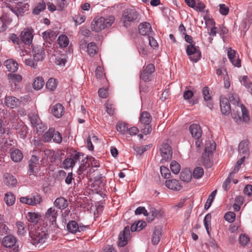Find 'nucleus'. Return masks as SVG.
Returning <instances> with one entry per match:
<instances>
[{
  "label": "nucleus",
  "mask_w": 252,
  "mask_h": 252,
  "mask_svg": "<svg viewBox=\"0 0 252 252\" xmlns=\"http://www.w3.org/2000/svg\"><path fill=\"white\" fill-rule=\"evenodd\" d=\"M99 18L101 21L103 30L111 27L115 21V18L112 15L106 17H99Z\"/></svg>",
  "instance_id": "nucleus-21"
},
{
  "label": "nucleus",
  "mask_w": 252,
  "mask_h": 252,
  "mask_svg": "<svg viewBox=\"0 0 252 252\" xmlns=\"http://www.w3.org/2000/svg\"><path fill=\"white\" fill-rule=\"evenodd\" d=\"M235 214L233 212H228L224 216L225 220L229 222H232L235 219Z\"/></svg>",
  "instance_id": "nucleus-60"
},
{
  "label": "nucleus",
  "mask_w": 252,
  "mask_h": 252,
  "mask_svg": "<svg viewBox=\"0 0 252 252\" xmlns=\"http://www.w3.org/2000/svg\"><path fill=\"white\" fill-rule=\"evenodd\" d=\"M140 19V14L135 9H126L123 12V20L125 26L129 23L138 22Z\"/></svg>",
  "instance_id": "nucleus-3"
},
{
  "label": "nucleus",
  "mask_w": 252,
  "mask_h": 252,
  "mask_svg": "<svg viewBox=\"0 0 252 252\" xmlns=\"http://www.w3.org/2000/svg\"><path fill=\"white\" fill-rule=\"evenodd\" d=\"M54 204L56 207L60 210L66 208L68 206V202L66 199L60 197L57 198L54 201Z\"/></svg>",
  "instance_id": "nucleus-27"
},
{
  "label": "nucleus",
  "mask_w": 252,
  "mask_h": 252,
  "mask_svg": "<svg viewBox=\"0 0 252 252\" xmlns=\"http://www.w3.org/2000/svg\"><path fill=\"white\" fill-rule=\"evenodd\" d=\"M54 133V129L50 128L49 130L44 134L43 137L45 142H49L52 139Z\"/></svg>",
  "instance_id": "nucleus-51"
},
{
  "label": "nucleus",
  "mask_w": 252,
  "mask_h": 252,
  "mask_svg": "<svg viewBox=\"0 0 252 252\" xmlns=\"http://www.w3.org/2000/svg\"><path fill=\"white\" fill-rule=\"evenodd\" d=\"M58 85V82L55 78H51L49 79L46 82V88L50 91H54Z\"/></svg>",
  "instance_id": "nucleus-40"
},
{
  "label": "nucleus",
  "mask_w": 252,
  "mask_h": 252,
  "mask_svg": "<svg viewBox=\"0 0 252 252\" xmlns=\"http://www.w3.org/2000/svg\"><path fill=\"white\" fill-rule=\"evenodd\" d=\"M7 78L12 89L15 90L19 88V84L22 80L21 75L10 73L8 74Z\"/></svg>",
  "instance_id": "nucleus-10"
},
{
  "label": "nucleus",
  "mask_w": 252,
  "mask_h": 252,
  "mask_svg": "<svg viewBox=\"0 0 252 252\" xmlns=\"http://www.w3.org/2000/svg\"><path fill=\"white\" fill-rule=\"evenodd\" d=\"M187 53L189 56L190 60L196 63L201 58V52L197 46H195L194 44H189L187 48Z\"/></svg>",
  "instance_id": "nucleus-6"
},
{
  "label": "nucleus",
  "mask_w": 252,
  "mask_h": 252,
  "mask_svg": "<svg viewBox=\"0 0 252 252\" xmlns=\"http://www.w3.org/2000/svg\"><path fill=\"white\" fill-rule=\"evenodd\" d=\"M97 47L94 42H90L87 46V52L90 56H94L96 53Z\"/></svg>",
  "instance_id": "nucleus-45"
},
{
  "label": "nucleus",
  "mask_w": 252,
  "mask_h": 252,
  "mask_svg": "<svg viewBox=\"0 0 252 252\" xmlns=\"http://www.w3.org/2000/svg\"><path fill=\"white\" fill-rule=\"evenodd\" d=\"M250 242V238L245 234H241L239 236V242L242 246H246Z\"/></svg>",
  "instance_id": "nucleus-57"
},
{
  "label": "nucleus",
  "mask_w": 252,
  "mask_h": 252,
  "mask_svg": "<svg viewBox=\"0 0 252 252\" xmlns=\"http://www.w3.org/2000/svg\"><path fill=\"white\" fill-rule=\"evenodd\" d=\"M180 178L182 181L188 183L191 180L192 173L189 169H185L182 171Z\"/></svg>",
  "instance_id": "nucleus-32"
},
{
  "label": "nucleus",
  "mask_w": 252,
  "mask_h": 252,
  "mask_svg": "<svg viewBox=\"0 0 252 252\" xmlns=\"http://www.w3.org/2000/svg\"><path fill=\"white\" fill-rule=\"evenodd\" d=\"M202 94L204 100L206 101H209L208 102L207 106L211 109L213 107V104L211 101H210L211 98V96L209 93V90L208 87H206L203 88L202 90Z\"/></svg>",
  "instance_id": "nucleus-38"
},
{
  "label": "nucleus",
  "mask_w": 252,
  "mask_h": 252,
  "mask_svg": "<svg viewBox=\"0 0 252 252\" xmlns=\"http://www.w3.org/2000/svg\"><path fill=\"white\" fill-rule=\"evenodd\" d=\"M144 42L146 43L148 42L149 45L154 49H157L158 46L157 41L152 36H151V35L146 37L144 40Z\"/></svg>",
  "instance_id": "nucleus-47"
},
{
  "label": "nucleus",
  "mask_w": 252,
  "mask_h": 252,
  "mask_svg": "<svg viewBox=\"0 0 252 252\" xmlns=\"http://www.w3.org/2000/svg\"><path fill=\"white\" fill-rule=\"evenodd\" d=\"M46 5L43 1L39 2L33 9L32 13L35 15H38L41 12L43 11L46 8Z\"/></svg>",
  "instance_id": "nucleus-46"
},
{
  "label": "nucleus",
  "mask_w": 252,
  "mask_h": 252,
  "mask_svg": "<svg viewBox=\"0 0 252 252\" xmlns=\"http://www.w3.org/2000/svg\"><path fill=\"white\" fill-rule=\"evenodd\" d=\"M241 83L247 88H251L252 89V83L249 82V78L247 76L242 77Z\"/></svg>",
  "instance_id": "nucleus-64"
},
{
  "label": "nucleus",
  "mask_w": 252,
  "mask_h": 252,
  "mask_svg": "<svg viewBox=\"0 0 252 252\" xmlns=\"http://www.w3.org/2000/svg\"><path fill=\"white\" fill-rule=\"evenodd\" d=\"M39 159V158L36 156L32 155V156L29 163L30 175L35 172V167L38 163Z\"/></svg>",
  "instance_id": "nucleus-31"
},
{
  "label": "nucleus",
  "mask_w": 252,
  "mask_h": 252,
  "mask_svg": "<svg viewBox=\"0 0 252 252\" xmlns=\"http://www.w3.org/2000/svg\"><path fill=\"white\" fill-rule=\"evenodd\" d=\"M189 131L192 137L198 139L202 135V130L199 125L192 124L189 126Z\"/></svg>",
  "instance_id": "nucleus-23"
},
{
  "label": "nucleus",
  "mask_w": 252,
  "mask_h": 252,
  "mask_svg": "<svg viewBox=\"0 0 252 252\" xmlns=\"http://www.w3.org/2000/svg\"><path fill=\"white\" fill-rule=\"evenodd\" d=\"M160 172L162 177L166 179L169 178L171 175L169 169L164 166L160 167Z\"/></svg>",
  "instance_id": "nucleus-61"
},
{
  "label": "nucleus",
  "mask_w": 252,
  "mask_h": 252,
  "mask_svg": "<svg viewBox=\"0 0 252 252\" xmlns=\"http://www.w3.org/2000/svg\"><path fill=\"white\" fill-rule=\"evenodd\" d=\"M32 126L36 128L37 133H42L47 128L46 125L43 124L38 116L36 115H32L30 116Z\"/></svg>",
  "instance_id": "nucleus-7"
},
{
  "label": "nucleus",
  "mask_w": 252,
  "mask_h": 252,
  "mask_svg": "<svg viewBox=\"0 0 252 252\" xmlns=\"http://www.w3.org/2000/svg\"><path fill=\"white\" fill-rule=\"evenodd\" d=\"M249 142L248 140H245L241 141L238 147V152L240 156H248L249 155Z\"/></svg>",
  "instance_id": "nucleus-19"
},
{
  "label": "nucleus",
  "mask_w": 252,
  "mask_h": 252,
  "mask_svg": "<svg viewBox=\"0 0 252 252\" xmlns=\"http://www.w3.org/2000/svg\"><path fill=\"white\" fill-rule=\"evenodd\" d=\"M66 62V56L65 55H61L56 58L55 63L56 64L63 66H64Z\"/></svg>",
  "instance_id": "nucleus-48"
},
{
  "label": "nucleus",
  "mask_w": 252,
  "mask_h": 252,
  "mask_svg": "<svg viewBox=\"0 0 252 252\" xmlns=\"http://www.w3.org/2000/svg\"><path fill=\"white\" fill-rule=\"evenodd\" d=\"M20 102L19 99L13 96H7L4 99L6 106L11 108H14L19 106Z\"/></svg>",
  "instance_id": "nucleus-20"
},
{
  "label": "nucleus",
  "mask_w": 252,
  "mask_h": 252,
  "mask_svg": "<svg viewBox=\"0 0 252 252\" xmlns=\"http://www.w3.org/2000/svg\"><path fill=\"white\" fill-rule=\"evenodd\" d=\"M44 85V81L41 77H36L33 82V88L35 90H39Z\"/></svg>",
  "instance_id": "nucleus-35"
},
{
  "label": "nucleus",
  "mask_w": 252,
  "mask_h": 252,
  "mask_svg": "<svg viewBox=\"0 0 252 252\" xmlns=\"http://www.w3.org/2000/svg\"><path fill=\"white\" fill-rule=\"evenodd\" d=\"M30 199L31 200L30 202L31 203V206H36L40 203L42 201L41 196L38 194L32 196Z\"/></svg>",
  "instance_id": "nucleus-54"
},
{
  "label": "nucleus",
  "mask_w": 252,
  "mask_h": 252,
  "mask_svg": "<svg viewBox=\"0 0 252 252\" xmlns=\"http://www.w3.org/2000/svg\"><path fill=\"white\" fill-rule=\"evenodd\" d=\"M165 186L168 189L175 191L180 190L182 188V186L180 182L175 179L166 180Z\"/></svg>",
  "instance_id": "nucleus-17"
},
{
  "label": "nucleus",
  "mask_w": 252,
  "mask_h": 252,
  "mask_svg": "<svg viewBox=\"0 0 252 252\" xmlns=\"http://www.w3.org/2000/svg\"><path fill=\"white\" fill-rule=\"evenodd\" d=\"M117 130L120 133L125 134L128 130V126L125 123H118L117 125Z\"/></svg>",
  "instance_id": "nucleus-52"
},
{
  "label": "nucleus",
  "mask_w": 252,
  "mask_h": 252,
  "mask_svg": "<svg viewBox=\"0 0 252 252\" xmlns=\"http://www.w3.org/2000/svg\"><path fill=\"white\" fill-rule=\"evenodd\" d=\"M33 57L35 62L42 61L44 56V52L43 48L41 47H35L33 49Z\"/></svg>",
  "instance_id": "nucleus-24"
},
{
  "label": "nucleus",
  "mask_w": 252,
  "mask_h": 252,
  "mask_svg": "<svg viewBox=\"0 0 252 252\" xmlns=\"http://www.w3.org/2000/svg\"><path fill=\"white\" fill-rule=\"evenodd\" d=\"M4 183L9 187H14L17 183V179L12 175L6 173L4 175Z\"/></svg>",
  "instance_id": "nucleus-30"
},
{
  "label": "nucleus",
  "mask_w": 252,
  "mask_h": 252,
  "mask_svg": "<svg viewBox=\"0 0 252 252\" xmlns=\"http://www.w3.org/2000/svg\"><path fill=\"white\" fill-rule=\"evenodd\" d=\"M44 156L49 159L50 162L54 161L57 158V153L51 150H46L44 152Z\"/></svg>",
  "instance_id": "nucleus-43"
},
{
  "label": "nucleus",
  "mask_w": 252,
  "mask_h": 252,
  "mask_svg": "<svg viewBox=\"0 0 252 252\" xmlns=\"http://www.w3.org/2000/svg\"><path fill=\"white\" fill-rule=\"evenodd\" d=\"M154 71V65L152 63L148 64L140 75L141 79L145 81H149L150 80L151 74L153 73Z\"/></svg>",
  "instance_id": "nucleus-14"
},
{
  "label": "nucleus",
  "mask_w": 252,
  "mask_h": 252,
  "mask_svg": "<svg viewBox=\"0 0 252 252\" xmlns=\"http://www.w3.org/2000/svg\"><path fill=\"white\" fill-rule=\"evenodd\" d=\"M63 167L65 169L72 168L74 167V162L71 158H65L63 163Z\"/></svg>",
  "instance_id": "nucleus-58"
},
{
  "label": "nucleus",
  "mask_w": 252,
  "mask_h": 252,
  "mask_svg": "<svg viewBox=\"0 0 252 252\" xmlns=\"http://www.w3.org/2000/svg\"><path fill=\"white\" fill-rule=\"evenodd\" d=\"M13 141L3 138H0V147L3 151H7L11 149V147L12 146Z\"/></svg>",
  "instance_id": "nucleus-33"
},
{
  "label": "nucleus",
  "mask_w": 252,
  "mask_h": 252,
  "mask_svg": "<svg viewBox=\"0 0 252 252\" xmlns=\"http://www.w3.org/2000/svg\"><path fill=\"white\" fill-rule=\"evenodd\" d=\"M204 19L206 25L210 24L213 26V27L211 29L210 32H209V35L213 36H216L217 33V28L215 26V22L212 19H210V18L207 17H204Z\"/></svg>",
  "instance_id": "nucleus-36"
},
{
  "label": "nucleus",
  "mask_w": 252,
  "mask_h": 252,
  "mask_svg": "<svg viewBox=\"0 0 252 252\" xmlns=\"http://www.w3.org/2000/svg\"><path fill=\"white\" fill-rule=\"evenodd\" d=\"M129 236V228L128 226L126 227L119 236L118 245L120 247H124L127 243Z\"/></svg>",
  "instance_id": "nucleus-12"
},
{
  "label": "nucleus",
  "mask_w": 252,
  "mask_h": 252,
  "mask_svg": "<svg viewBox=\"0 0 252 252\" xmlns=\"http://www.w3.org/2000/svg\"><path fill=\"white\" fill-rule=\"evenodd\" d=\"M69 39L65 35L61 34L58 38V43L60 47L65 48L67 47L69 44Z\"/></svg>",
  "instance_id": "nucleus-37"
},
{
  "label": "nucleus",
  "mask_w": 252,
  "mask_h": 252,
  "mask_svg": "<svg viewBox=\"0 0 252 252\" xmlns=\"http://www.w3.org/2000/svg\"><path fill=\"white\" fill-rule=\"evenodd\" d=\"M66 3V0H56L57 10H62Z\"/></svg>",
  "instance_id": "nucleus-62"
},
{
  "label": "nucleus",
  "mask_w": 252,
  "mask_h": 252,
  "mask_svg": "<svg viewBox=\"0 0 252 252\" xmlns=\"http://www.w3.org/2000/svg\"><path fill=\"white\" fill-rule=\"evenodd\" d=\"M161 230L160 228H156L152 237V243L154 245L158 244L160 239Z\"/></svg>",
  "instance_id": "nucleus-41"
},
{
  "label": "nucleus",
  "mask_w": 252,
  "mask_h": 252,
  "mask_svg": "<svg viewBox=\"0 0 252 252\" xmlns=\"http://www.w3.org/2000/svg\"><path fill=\"white\" fill-rule=\"evenodd\" d=\"M4 201L8 206H11L15 203V197L12 192H8L5 194Z\"/></svg>",
  "instance_id": "nucleus-44"
},
{
  "label": "nucleus",
  "mask_w": 252,
  "mask_h": 252,
  "mask_svg": "<svg viewBox=\"0 0 252 252\" xmlns=\"http://www.w3.org/2000/svg\"><path fill=\"white\" fill-rule=\"evenodd\" d=\"M147 225L146 222L142 220L138 221L137 223L133 224L130 227L132 232L140 231L144 228Z\"/></svg>",
  "instance_id": "nucleus-39"
},
{
  "label": "nucleus",
  "mask_w": 252,
  "mask_h": 252,
  "mask_svg": "<svg viewBox=\"0 0 252 252\" xmlns=\"http://www.w3.org/2000/svg\"><path fill=\"white\" fill-rule=\"evenodd\" d=\"M72 161L74 162V165L77 162L79 161L81 158H83V154L81 153H76L72 155L70 157Z\"/></svg>",
  "instance_id": "nucleus-59"
},
{
  "label": "nucleus",
  "mask_w": 252,
  "mask_h": 252,
  "mask_svg": "<svg viewBox=\"0 0 252 252\" xmlns=\"http://www.w3.org/2000/svg\"><path fill=\"white\" fill-rule=\"evenodd\" d=\"M230 101L234 105H236V109H237L238 106L242 105L239 103V98L236 94H231L229 97Z\"/></svg>",
  "instance_id": "nucleus-55"
},
{
  "label": "nucleus",
  "mask_w": 252,
  "mask_h": 252,
  "mask_svg": "<svg viewBox=\"0 0 252 252\" xmlns=\"http://www.w3.org/2000/svg\"><path fill=\"white\" fill-rule=\"evenodd\" d=\"M4 65L7 70L12 72H16L18 69V63L12 59L5 61Z\"/></svg>",
  "instance_id": "nucleus-26"
},
{
  "label": "nucleus",
  "mask_w": 252,
  "mask_h": 252,
  "mask_svg": "<svg viewBox=\"0 0 252 252\" xmlns=\"http://www.w3.org/2000/svg\"><path fill=\"white\" fill-rule=\"evenodd\" d=\"M62 136L61 134L58 131L55 132L54 131V133L53 134V141L54 142L57 143H60L62 141Z\"/></svg>",
  "instance_id": "nucleus-63"
},
{
  "label": "nucleus",
  "mask_w": 252,
  "mask_h": 252,
  "mask_svg": "<svg viewBox=\"0 0 252 252\" xmlns=\"http://www.w3.org/2000/svg\"><path fill=\"white\" fill-rule=\"evenodd\" d=\"M170 169L174 174H177L181 170V166L177 161L173 160L170 163Z\"/></svg>",
  "instance_id": "nucleus-49"
},
{
  "label": "nucleus",
  "mask_w": 252,
  "mask_h": 252,
  "mask_svg": "<svg viewBox=\"0 0 252 252\" xmlns=\"http://www.w3.org/2000/svg\"><path fill=\"white\" fill-rule=\"evenodd\" d=\"M17 242V239L13 235H8L5 236L3 240V245L7 248H11L14 246Z\"/></svg>",
  "instance_id": "nucleus-25"
},
{
  "label": "nucleus",
  "mask_w": 252,
  "mask_h": 252,
  "mask_svg": "<svg viewBox=\"0 0 252 252\" xmlns=\"http://www.w3.org/2000/svg\"><path fill=\"white\" fill-rule=\"evenodd\" d=\"M49 230L46 226L38 227L30 232V236L34 245L43 244L47 239V231Z\"/></svg>",
  "instance_id": "nucleus-2"
},
{
  "label": "nucleus",
  "mask_w": 252,
  "mask_h": 252,
  "mask_svg": "<svg viewBox=\"0 0 252 252\" xmlns=\"http://www.w3.org/2000/svg\"><path fill=\"white\" fill-rule=\"evenodd\" d=\"M67 229L72 233H76L77 232H80L82 230L81 227H79L78 224L74 220L69 221L67 225Z\"/></svg>",
  "instance_id": "nucleus-28"
},
{
  "label": "nucleus",
  "mask_w": 252,
  "mask_h": 252,
  "mask_svg": "<svg viewBox=\"0 0 252 252\" xmlns=\"http://www.w3.org/2000/svg\"><path fill=\"white\" fill-rule=\"evenodd\" d=\"M17 228V233L18 235L24 236L27 231V228L26 224L22 221H18L15 224Z\"/></svg>",
  "instance_id": "nucleus-29"
},
{
  "label": "nucleus",
  "mask_w": 252,
  "mask_h": 252,
  "mask_svg": "<svg viewBox=\"0 0 252 252\" xmlns=\"http://www.w3.org/2000/svg\"><path fill=\"white\" fill-rule=\"evenodd\" d=\"M6 6L18 17L23 16L28 7V5L22 2H18L14 6H12L9 3H6Z\"/></svg>",
  "instance_id": "nucleus-9"
},
{
  "label": "nucleus",
  "mask_w": 252,
  "mask_h": 252,
  "mask_svg": "<svg viewBox=\"0 0 252 252\" xmlns=\"http://www.w3.org/2000/svg\"><path fill=\"white\" fill-rule=\"evenodd\" d=\"M220 110L223 115H228L231 111V108L229 102V100L223 97L220 98Z\"/></svg>",
  "instance_id": "nucleus-18"
},
{
  "label": "nucleus",
  "mask_w": 252,
  "mask_h": 252,
  "mask_svg": "<svg viewBox=\"0 0 252 252\" xmlns=\"http://www.w3.org/2000/svg\"><path fill=\"white\" fill-rule=\"evenodd\" d=\"M139 32L142 35H147V37L152 35L153 30L150 24L145 22L141 23L139 25Z\"/></svg>",
  "instance_id": "nucleus-13"
},
{
  "label": "nucleus",
  "mask_w": 252,
  "mask_h": 252,
  "mask_svg": "<svg viewBox=\"0 0 252 252\" xmlns=\"http://www.w3.org/2000/svg\"><path fill=\"white\" fill-rule=\"evenodd\" d=\"M204 173V170L202 167H197L194 169L192 175L194 178L199 179L202 177Z\"/></svg>",
  "instance_id": "nucleus-53"
},
{
  "label": "nucleus",
  "mask_w": 252,
  "mask_h": 252,
  "mask_svg": "<svg viewBox=\"0 0 252 252\" xmlns=\"http://www.w3.org/2000/svg\"><path fill=\"white\" fill-rule=\"evenodd\" d=\"M8 230V227L3 223L2 217L0 215V236L7 234Z\"/></svg>",
  "instance_id": "nucleus-50"
},
{
  "label": "nucleus",
  "mask_w": 252,
  "mask_h": 252,
  "mask_svg": "<svg viewBox=\"0 0 252 252\" xmlns=\"http://www.w3.org/2000/svg\"><path fill=\"white\" fill-rule=\"evenodd\" d=\"M91 28L95 32H99L103 30L99 17H96L93 19L91 23Z\"/></svg>",
  "instance_id": "nucleus-22"
},
{
  "label": "nucleus",
  "mask_w": 252,
  "mask_h": 252,
  "mask_svg": "<svg viewBox=\"0 0 252 252\" xmlns=\"http://www.w3.org/2000/svg\"><path fill=\"white\" fill-rule=\"evenodd\" d=\"M151 120V116L147 112L145 111L141 114L140 121L141 124L143 125L141 131L146 135L149 134L152 131V127L150 125Z\"/></svg>",
  "instance_id": "nucleus-4"
},
{
  "label": "nucleus",
  "mask_w": 252,
  "mask_h": 252,
  "mask_svg": "<svg viewBox=\"0 0 252 252\" xmlns=\"http://www.w3.org/2000/svg\"><path fill=\"white\" fill-rule=\"evenodd\" d=\"M216 149V145L214 142H208L206 144L205 152L208 155L211 154Z\"/></svg>",
  "instance_id": "nucleus-56"
},
{
  "label": "nucleus",
  "mask_w": 252,
  "mask_h": 252,
  "mask_svg": "<svg viewBox=\"0 0 252 252\" xmlns=\"http://www.w3.org/2000/svg\"><path fill=\"white\" fill-rule=\"evenodd\" d=\"M33 31L30 29H25L22 31L20 38L22 41L27 45L32 44L33 39Z\"/></svg>",
  "instance_id": "nucleus-11"
},
{
  "label": "nucleus",
  "mask_w": 252,
  "mask_h": 252,
  "mask_svg": "<svg viewBox=\"0 0 252 252\" xmlns=\"http://www.w3.org/2000/svg\"><path fill=\"white\" fill-rule=\"evenodd\" d=\"M10 157L14 162H19L22 159L23 156L20 150L16 149L11 153Z\"/></svg>",
  "instance_id": "nucleus-34"
},
{
  "label": "nucleus",
  "mask_w": 252,
  "mask_h": 252,
  "mask_svg": "<svg viewBox=\"0 0 252 252\" xmlns=\"http://www.w3.org/2000/svg\"><path fill=\"white\" fill-rule=\"evenodd\" d=\"M59 215V211L54 206L47 209L43 216V225L49 230H56L58 228L56 220Z\"/></svg>",
  "instance_id": "nucleus-1"
},
{
  "label": "nucleus",
  "mask_w": 252,
  "mask_h": 252,
  "mask_svg": "<svg viewBox=\"0 0 252 252\" xmlns=\"http://www.w3.org/2000/svg\"><path fill=\"white\" fill-rule=\"evenodd\" d=\"M238 114L233 113L232 117L234 120L238 124H241L243 122H248L249 120V117L247 108L244 105L238 106V108L236 109L237 112L239 111Z\"/></svg>",
  "instance_id": "nucleus-5"
},
{
  "label": "nucleus",
  "mask_w": 252,
  "mask_h": 252,
  "mask_svg": "<svg viewBox=\"0 0 252 252\" xmlns=\"http://www.w3.org/2000/svg\"><path fill=\"white\" fill-rule=\"evenodd\" d=\"M160 153L162 157L161 162L170 160L172 156V150L170 145L167 143H163L160 147Z\"/></svg>",
  "instance_id": "nucleus-8"
},
{
  "label": "nucleus",
  "mask_w": 252,
  "mask_h": 252,
  "mask_svg": "<svg viewBox=\"0 0 252 252\" xmlns=\"http://www.w3.org/2000/svg\"><path fill=\"white\" fill-rule=\"evenodd\" d=\"M41 215L39 213L29 212L26 214L27 221L33 225H36L41 219Z\"/></svg>",
  "instance_id": "nucleus-15"
},
{
  "label": "nucleus",
  "mask_w": 252,
  "mask_h": 252,
  "mask_svg": "<svg viewBox=\"0 0 252 252\" xmlns=\"http://www.w3.org/2000/svg\"><path fill=\"white\" fill-rule=\"evenodd\" d=\"M51 113L56 118H60L64 112V107L61 104H56L50 107Z\"/></svg>",
  "instance_id": "nucleus-16"
},
{
  "label": "nucleus",
  "mask_w": 252,
  "mask_h": 252,
  "mask_svg": "<svg viewBox=\"0 0 252 252\" xmlns=\"http://www.w3.org/2000/svg\"><path fill=\"white\" fill-rule=\"evenodd\" d=\"M211 215L210 214L208 213L205 216L203 220V223L209 235L210 234L211 231Z\"/></svg>",
  "instance_id": "nucleus-42"
}]
</instances>
